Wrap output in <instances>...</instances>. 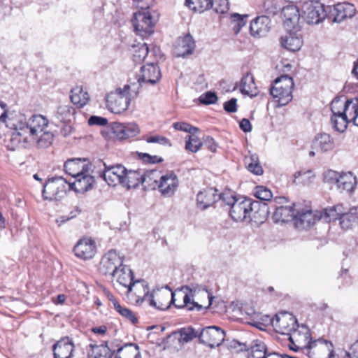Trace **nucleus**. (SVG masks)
Segmentation results:
<instances>
[{"label":"nucleus","mask_w":358,"mask_h":358,"mask_svg":"<svg viewBox=\"0 0 358 358\" xmlns=\"http://www.w3.org/2000/svg\"><path fill=\"white\" fill-rule=\"evenodd\" d=\"M124 129L125 133V139L131 137H134L140 132V129L138 124L134 122L124 124Z\"/></svg>","instance_id":"56"},{"label":"nucleus","mask_w":358,"mask_h":358,"mask_svg":"<svg viewBox=\"0 0 358 358\" xmlns=\"http://www.w3.org/2000/svg\"><path fill=\"white\" fill-rule=\"evenodd\" d=\"M240 91L242 94L250 97H254L257 95L258 90L252 74L247 73L241 78Z\"/></svg>","instance_id":"31"},{"label":"nucleus","mask_w":358,"mask_h":358,"mask_svg":"<svg viewBox=\"0 0 358 358\" xmlns=\"http://www.w3.org/2000/svg\"><path fill=\"white\" fill-rule=\"evenodd\" d=\"M120 315L125 317L127 320L130 321L132 324H136L138 322V319L134 315V313L129 308L126 307L122 306L120 305H116V308L115 309Z\"/></svg>","instance_id":"51"},{"label":"nucleus","mask_w":358,"mask_h":358,"mask_svg":"<svg viewBox=\"0 0 358 358\" xmlns=\"http://www.w3.org/2000/svg\"><path fill=\"white\" fill-rule=\"evenodd\" d=\"M315 147L322 152L332 150L334 148V141L328 134L323 133L317 136L314 141Z\"/></svg>","instance_id":"37"},{"label":"nucleus","mask_w":358,"mask_h":358,"mask_svg":"<svg viewBox=\"0 0 358 358\" xmlns=\"http://www.w3.org/2000/svg\"><path fill=\"white\" fill-rule=\"evenodd\" d=\"M48 124V120L41 115H33L27 119L20 114L15 122L12 123L13 131L8 148L10 150L26 148L35 142L40 148H48L53 141L54 135L52 132L44 131Z\"/></svg>","instance_id":"1"},{"label":"nucleus","mask_w":358,"mask_h":358,"mask_svg":"<svg viewBox=\"0 0 358 358\" xmlns=\"http://www.w3.org/2000/svg\"><path fill=\"white\" fill-rule=\"evenodd\" d=\"M132 24L137 34L145 37L153 33L155 22L150 12L138 11L134 15Z\"/></svg>","instance_id":"8"},{"label":"nucleus","mask_w":358,"mask_h":358,"mask_svg":"<svg viewBox=\"0 0 358 358\" xmlns=\"http://www.w3.org/2000/svg\"><path fill=\"white\" fill-rule=\"evenodd\" d=\"M320 218L324 219L326 222H331L339 220L334 206L329 208H325L323 212L319 213Z\"/></svg>","instance_id":"54"},{"label":"nucleus","mask_w":358,"mask_h":358,"mask_svg":"<svg viewBox=\"0 0 358 358\" xmlns=\"http://www.w3.org/2000/svg\"><path fill=\"white\" fill-rule=\"evenodd\" d=\"M271 324L277 332L285 335L299 327L296 319L287 312L276 314L271 320Z\"/></svg>","instance_id":"11"},{"label":"nucleus","mask_w":358,"mask_h":358,"mask_svg":"<svg viewBox=\"0 0 358 358\" xmlns=\"http://www.w3.org/2000/svg\"><path fill=\"white\" fill-rule=\"evenodd\" d=\"M303 18L309 24H317L327 16L324 6L319 2L306 3L303 6Z\"/></svg>","instance_id":"9"},{"label":"nucleus","mask_w":358,"mask_h":358,"mask_svg":"<svg viewBox=\"0 0 358 358\" xmlns=\"http://www.w3.org/2000/svg\"><path fill=\"white\" fill-rule=\"evenodd\" d=\"M43 187V198L48 201H59L70 191L69 182L62 176L48 178Z\"/></svg>","instance_id":"5"},{"label":"nucleus","mask_w":358,"mask_h":358,"mask_svg":"<svg viewBox=\"0 0 358 358\" xmlns=\"http://www.w3.org/2000/svg\"><path fill=\"white\" fill-rule=\"evenodd\" d=\"M275 211L272 215L274 222H287L294 219L295 209L292 206H273Z\"/></svg>","instance_id":"29"},{"label":"nucleus","mask_w":358,"mask_h":358,"mask_svg":"<svg viewBox=\"0 0 358 358\" xmlns=\"http://www.w3.org/2000/svg\"><path fill=\"white\" fill-rule=\"evenodd\" d=\"M141 183V171L127 170L124 171L121 185L127 189L136 188Z\"/></svg>","instance_id":"34"},{"label":"nucleus","mask_w":358,"mask_h":358,"mask_svg":"<svg viewBox=\"0 0 358 358\" xmlns=\"http://www.w3.org/2000/svg\"><path fill=\"white\" fill-rule=\"evenodd\" d=\"M149 50L146 43L142 44L133 54V60L136 63L143 62L148 54Z\"/></svg>","instance_id":"52"},{"label":"nucleus","mask_w":358,"mask_h":358,"mask_svg":"<svg viewBox=\"0 0 358 358\" xmlns=\"http://www.w3.org/2000/svg\"><path fill=\"white\" fill-rule=\"evenodd\" d=\"M178 185L177 176L173 172H169L164 176H159L157 186L162 195L170 196L174 194Z\"/></svg>","instance_id":"20"},{"label":"nucleus","mask_w":358,"mask_h":358,"mask_svg":"<svg viewBox=\"0 0 358 358\" xmlns=\"http://www.w3.org/2000/svg\"><path fill=\"white\" fill-rule=\"evenodd\" d=\"M289 336V340L292 344H296L297 348H305L306 349L312 350L316 348L317 341L310 342V335L306 331L304 333H301L300 331L295 328L292 332L287 334Z\"/></svg>","instance_id":"25"},{"label":"nucleus","mask_w":358,"mask_h":358,"mask_svg":"<svg viewBox=\"0 0 358 358\" xmlns=\"http://www.w3.org/2000/svg\"><path fill=\"white\" fill-rule=\"evenodd\" d=\"M185 4L190 9L199 13L213 7V0H185Z\"/></svg>","instance_id":"43"},{"label":"nucleus","mask_w":358,"mask_h":358,"mask_svg":"<svg viewBox=\"0 0 358 358\" xmlns=\"http://www.w3.org/2000/svg\"><path fill=\"white\" fill-rule=\"evenodd\" d=\"M160 78L161 72L159 67L154 64H148L141 68V75H139L137 79V83H134L136 84L139 90L143 85L156 84Z\"/></svg>","instance_id":"14"},{"label":"nucleus","mask_w":358,"mask_h":358,"mask_svg":"<svg viewBox=\"0 0 358 358\" xmlns=\"http://www.w3.org/2000/svg\"><path fill=\"white\" fill-rule=\"evenodd\" d=\"M74 113V109L69 106H59L57 110L58 118L62 121L67 120Z\"/></svg>","instance_id":"55"},{"label":"nucleus","mask_w":358,"mask_h":358,"mask_svg":"<svg viewBox=\"0 0 358 358\" xmlns=\"http://www.w3.org/2000/svg\"><path fill=\"white\" fill-rule=\"evenodd\" d=\"M158 178H159V172L156 170L141 172V184H145L152 189H155L157 185Z\"/></svg>","instance_id":"44"},{"label":"nucleus","mask_w":358,"mask_h":358,"mask_svg":"<svg viewBox=\"0 0 358 358\" xmlns=\"http://www.w3.org/2000/svg\"><path fill=\"white\" fill-rule=\"evenodd\" d=\"M343 358H358V341L354 343L350 348V352H345Z\"/></svg>","instance_id":"64"},{"label":"nucleus","mask_w":358,"mask_h":358,"mask_svg":"<svg viewBox=\"0 0 358 358\" xmlns=\"http://www.w3.org/2000/svg\"><path fill=\"white\" fill-rule=\"evenodd\" d=\"M271 20L266 15H261L257 17L250 22V31L254 37H264L269 31L271 29Z\"/></svg>","instance_id":"22"},{"label":"nucleus","mask_w":358,"mask_h":358,"mask_svg":"<svg viewBox=\"0 0 358 358\" xmlns=\"http://www.w3.org/2000/svg\"><path fill=\"white\" fill-rule=\"evenodd\" d=\"M329 17H332L334 22H341L347 18H351L355 13V8L350 3H339L333 8L327 7Z\"/></svg>","instance_id":"16"},{"label":"nucleus","mask_w":358,"mask_h":358,"mask_svg":"<svg viewBox=\"0 0 358 358\" xmlns=\"http://www.w3.org/2000/svg\"><path fill=\"white\" fill-rule=\"evenodd\" d=\"M245 164L248 170L257 176L263 173V169L260 165L259 157L257 154H250L245 157Z\"/></svg>","instance_id":"42"},{"label":"nucleus","mask_w":358,"mask_h":358,"mask_svg":"<svg viewBox=\"0 0 358 358\" xmlns=\"http://www.w3.org/2000/svg\"><path fill=\"white\" fill-rule=\"evenodd\" d=\"M74 344L69 336L62 338L52 347L54 358H71Z\"/></svg>","instance_id":"23"},{"label":"nucleus","mask_w":358,"mask_h":358,"mask_svg":"<svg viewBox=\"0 0 358 358\" xmlns=\"http://www.w3.org/2000/svg\"><path fill=\"white\" fill-rule=\"evenodd\" d=\"M357 185V178L351 172H342L336 189L341 192H352Z\"/></svg>","instance_id":"30"},{"label":"nucleus","mask_w":358,"mask_h":358,"mask_svg":"<svg viewBox=\"0 0 358 358\" xmlns=\"http://www.w3.org/2000/svg\"><path fill=\"white\" fill-rule=\"evenodd\" d=\"M300 29L287 31V34L280 38L282 47L292 52H296L301 49L303 45V39Z\"/></svg>","instance_id":"21"},{"label":"nucleus","mask_w":358,"mask_h":358,"mask_svg":"<svg viewBox=\"0 0 358 358\" xmlns=\"http://www.w3.org/2000/svg\"><path fill=\"white\" fill-rule=\"evenodd\" d=\"M265 203H260L249 198H240L233 203L229 210V215L236 222H262L265 219L268 210Z\"/></svg>","instance_id":"2"},{"label":"nucleus","mask_w":358,"mask_h":358,"mask_svg":"<svg viewBox=\"0 0 358 358\" xmlns=\"http://www.w3.org/2000/svg\"><path fill=\"white\" fill-rule=\"evenodd\" d=\"M340 224L343 229H348L352 227L358 222L357 209L352 208L339 217Z\"/></svg>","instance_id":"39"},{"label":"nucleus","mask_w":358,"mask_h":358,"mask_svg":"<svg viewBox=\"0 0 358 358\" xmlns=\"http://www.w3.org/2000/svg\"><path fill=\"white\" fill-rule=\"evenodd\" d=\"M248 358H266L268 353L266 345L259 341H254L250 345Z\"/></svg>","instance_id":"40"},{"label":"nucleus","mask_w":358,"mask_h":358,"mask_svg":"<svg viewBox=\"0 0 358 358\" xmlns=\"http://www.w3.org/2000/svg\"><path fill=\"white\" fill-rule=\"evenodd\" d=\"M217 100V96L215 92H207L201 94L199 97V101L205 105L215 103Z\"/></svg>","instance_id":"60"},{"label":"nucleus","mask_w":358,"mask_h":358,"mask_svg":"<svg viewBox=\"0 0 358 358\" xmlns=\"http://www.w3.org/2000/svg\"><path fill=\"white\" fill-rule=\"evenodd\" d=\"M71 101L78 108H83L90 101L87 92L83 90L82 86H76L71 90Z\"/></svg>","instance_id":"33"},{"label":"nucleus","mask_w":358,"mask_h":358,"mask_svg":"<svg viewBox=\"0 0 358 358\" xmlns=\"http://www.w3.org/2000/svg\"><path fill=\"white\" fill-rule=\"evenodd\" d=\"M254 195L262 201H270L273 197L271 191L264 186H257L255 189Z\"/></svg>","instance_id":"50"},{"label":"nucleus","mask_w":358,"mask_h":358,"mask_svg":"<svg viewBox=\"0 0 358 358\" xmlns=\"http://www.w3.org/2000/svg\"><path fill=\"white\" fill-rule=\"evenodd\" d=\"M341 173L333 170H328L324 173L323 181L325 183L334 185L336 187Z\"/></svg>","instance_id":"53"},{"label":"nucleus","mask_w":358,"mask_h":358,"mask_svg":"<svg viewBox=\"0 0 358 358\" xmlns=\"http://www.w3.org/2000/svg\"><path fill=\"white\" fill-rule=\"evenodd\" d=\"M283 24L287 31L301 29L300 13L295 5H288L282 9Z\"/></svg>","instance_id":"15"},{"label":"nucleus","mask_w":358,"mask_h":358,"mask_svg":"<svg viewBox=\"0 0 358 358\" xmlns=\"http://www.w3.org/2000/svg\"><path fill=\"white\" fill-rule=\"evenodd\" d=\"M346 99L341 97H336L331 103L332 116L343 115Z\"/></svg>","instance_id":"45"},{"label":"nucleus","mask_w":358,"mask_h":358,"mask_svg":"<svg viewBox=\"0 0 358 358\" xmlns=\"http://www.w3.org/2000/svg\"><path fill=\"white\" fill-rule=\"evenodd\" d=\"M332 344L326 341L322 342V345L313 352H308L310 358H334V352Z\"/></svg>","instance_id":"38"},{"label":"nucleus","mask_w":358,"mask_h":358,"mask_svg":"<svg viewBox=\"0 0 358 358\" xmlns=\"http://www.w3.org/2000/svg\"><path fill=\"white\" fill-rule=\"evenodd\" d=\"M173 127L176 130L185 131L191 134H194L195 132L199 131L197 127H193L191 124L184 122H175L173 123Z\"/></svg>","instance_id":"58"},{"label":"nucleus","mask_w":358,"mask_h":358,"mask_svg":"<svg viewBox=\"0 0 358 358\" xmlns=\"http://www.w3.org/2000/svg\"><path fill=\"white\" fill-rule=\"evenodd\" d=\"M218 201L217 190L215 188H207L200 191L196 195L198 208L205 210Z\"/></svg>","instance_id":"28"},{"label":"nucleus","mask_w":358,"mask_h":358,"mask_svg":"<svg viewBox=\"0 0 358 358\" xmlns=\"http://www.w3.org/2000/svg\"><path fill=\"white\" fill-rule=\"evenodd\" d=\"M73 252L80 259L84 260L92 259L96 252V243L91 238H81L74 246Z\"/></svg>","instance_id":"18"},{"label":"nucleus","mask_w":358,"mask_h":358,"mask_svg":"<svg viewBox=\"0 0 358 358\" xmlns=\"http://www.w3.org/2000/svg\"><path fill=\"white\" fill-rule=\"evenodd\" d=\"M179 343H188L197 337V332L192 327L182 328L179 330Z\"/></svg>","instance_id":"48"},{"label":"nucleus","mask_w":358,"mask_h":358,"mask_svg":"<svg viewBox=\"0 0 358 358\" xmlns=\"http://www.w3.org/2000/svg\"><path fill=\"white\" fill-rule=\"evenodd\" d=\"M344 113L346 118L350 121L355 122V120L358 117V98H354L351 99H346L345 106L344 108Z\"/></svg>","instance_id":"41"},{"label":"nucleus","mask_w":358,"mask_h":358,"mask_svg":"<svg viewBox=\"0 0 358 358\" xmlns=\"http://www.w3.org/2000/svg\"><path fill=\"white\" fill-rule=\"evenodd\" d=\"M203 146V143L194 134L186 137L185 149L192 152H196Z\"/></svg>","instance_id":"47"},{"label":"nucleus","mask_w":358,"mask_h":358,"mask_svg":"<svg viewBox=\"0 0 358 358\" xmlns=\"http://www.w3.org/2000/svg\"><path fill=\"white\" fill-rule=\"evenodd\" d=\"M349 122L345 115L344 116H331V122L334 129L338 132H343L347 129Z\"/></svg>","instance_id":"46"},{"label":"nucleus","mask_w":358,"mask_h":358,"mask_svg":"<svg viewBox=\"0 0 358 358\" xmlns=\"http://www.w3.org/2000/svg\"><path fill=\"white\" fill-rule=\"evenodd\" d=\"M181 292L187 291L185 292V295L182 296V301L175 304V307L177 308H185L188 311H200L203 307L201 304L194 301V297L201 291L198 287H190L187 285L182 287L180 289Z\"/></svg>","instance_id":"13"},{"label":"nucleus","mask_w":358,"mask_h":358,"mask_svg":"<svg viewBox=\"0 0 358 358\" xmlns=\"http://www.w3.org/2000/svg\"><path fill=\"white\" fill-rule=\"evenodd\" d=\"M74 178V182H69V188L77 193H85L91 189L95 182L94 178L89 172H84Z\"/></svg>","instance_id":"24"},{"label":"nucleus","mask_w":358,"mask_h":358,"mask_svg":"<svg viewBox=\"0 0 358 358\" xmlns=\"http://www.w3.org/2000/svg\"><path fill=\"white\" fill-rule=\"evenodd\" d=\"M195 48L194 41L190 34L179 37L173 49V54L177 57H184L192 54Z\"/></svg>","instance_id":"26"},{"label":"nucleus","mask_w":358,"mask_h":358,"mask_svg":"<svg viewBox=\"0 0 358 358\" xmlns=\"http://www.w3.org/2000/svg\"><path fill=\"white\" fill-rule=\"evenodd\" d=\"M263 9L268 14H275L279 8L275 0H265L263 3Z\"/></svg>","instance_id":"61"},{"label":"nucleus","mask_w":358,"mask_h":358,"mask_svg":"<svg viewBox=\"0 0 358 358\" xmlns=\"http://www.w3.org/2000/svg\"><path fill=\"white\" fill-rule=\"evenodd\" d=\"M64 169L66 174L75 178L84 172H89L90 166L85 158H73L66 161Z\"/></svg>","instance_id":"19"},{"label":"nucleus","mask_w":358,"mask_h":358,"mask_svg":"<svg viewBox=\"0 0 358 358\" xmlns=\"http://www.w3.org/2000/svg\"><path fill=\"white\" fill-rule=\"evenodd\" d=\"M112 278H115L120 285L127 289L134 281V273L131 269L126 265L123 266Z\"/></svg>","instance_id":"35"},{"label":"nucleus","mask_w":358,"mask_h":358,"mask_svg":"<svg viewBox=\"0 0 358 358\" xmlns=\"http://www.w3.org/2000/svg\"><path fill=\"white\" fill-rule=\"evenodd\" d=\"M198 337L200 343L213 348L222 344L224 340L225 332L218 327L210 326L203 328Z\"/></svg>","instance_id":"10"},{"label":"nucleus","mask_w":358,"mask_h":358,"mask_svg":"<svg viewBox=\"0 0 358 358\" xmlns=\"http://www.w3.org/2000/svg\"><path fill=\"white\" fill-rule=\"evenodd\" d=\"M294 86L292 78L287 75L280 76L273 80L269 90L278 106H286L292 100Z\"/></svg>","instance_id":"4"},{"label":"nucleus","mask_w":358,"mask_h":358,"mask_svg":"<svg viewBox=\"0 0 358 358\" xmlns=\"http://www.w3.org/2000/svg\"><path fill=\"white\" fill-rule=\"evenodd\" d=\"M103 166V170L100 173L101 177L109 186L121 185L124 171L127 169L122 164L107 165L105 162L99 161Z\"/></svg>","instance_id":"12"},{"label":"nucleus","mask_w":358,"mask_h":358,"mask_svg":"<svg viewBox=\"0 0 358 358\" xmlns=\"http://www.w3.org/2000/svg\"><path fill=\"white\" fill-rule=\"evenodd\" d=\"M203 145H204L208 150H209L212 152H215L217 148V144L214 141V139L209 136H206L203 138Z\"/></svg>","instance_id":"63"},{"label":"nucleus","mask_w":358,"mask_h":358,"mask_svg":"<svg viewBox=\"0 0 358 358\" xmlns=\"http://www.w3.org/2000/svg\"><path fill=\"white\" fill-rule=\"evenodd\" d=\"M248 17L247 15H241L238 13H234L231 16V24H234L233 29L235 34H238L241 28L246 24L245 18Z\"/></svg>","instance_id":"49"},{"label":"nucleus","mask_w":358,"mask_h":358,"mask_svg":"<svg viewBox=\"0 0 358 358\" xmlns=\"http://www.w3.org/2000/svg\"><path fill=\"white\" fill-rule=\"evenodd\" d=\"M127 295L134 298L137 305L141 304L143 301L148 302L150 296L148 284L143 280L134 281L127 289Z\"/></svg>","instance_id":"17"},{"label":"nucleus","mask_w":358,"mask_h":358,"mask_svg":"<svg viewBox=\"0 0 358 358\" xmlns=\"http://www.w3.org/2000/svg\"><path fill=\"white\" fill-rule=\"evenodd\" d=\"M90 350L88 351V357L91 358H111L115 350H110L107 343L101 345L90 344Z\"/></svg>","instance_id":"32"},{"label":"nucleus","mask_w":358,"mask_h":358,"mask_svg":"<svg viewBox=\"0 0 358 358\" xmlns=\"http://www.w3.org/2000/svg\"><path fill=\"white\" fill-rule=\"evenodd\" d=\"M213 7L212 8L217 13H225L229 9L228 0H213Z\"/></svg>","instance_id":"57"},{"label":"nucleus","mask_w":358,"mask_h":358,"mask_svg":"<svg viewBox=\"0 0 358 358\" xmlns=\"http://www.w3.org/2000/svg\"><path fill=\"white\" fill-rule=\"evenodd\" d=\"M175 299V293L171 289H157L148 296V304L160 310L168 309L171 304H176Z\"/></svg>","instance_id":"7"},{"label":"nucleus","mask_w":358,"mask_h":358,"mask_svg":"<svg viewBox=\"0 0 358 358\" xmlns=\"http://www.w3.org/2000/svg\"><path fill=\"white\" fill-rule=\"evenodd\" d=\"M139 157L144 162L148 164L159 163L163 161V159L157 155H150L147 153H140Z\"/></svg>","instance_id":"62"},{"label":"nucleus","mask_w":358,"mask_h":358,"mask_svg":"<svg viewBox=\"0 0 358 358\" xmlns=\"http://www.w3.org/2000/svg\"><path fill=\"white\" fill-rule=\"evenodd\" d=\"M319 213H313L312 210L295 213V226L299 229H306L311 227L315 222L320 220Z\"/></svg>","instance_id":"27"},{"label":"nucleus","mask_w":358,"mask_h":358,"mask_svg":"<svg viewBox=\"0 0 358 358\" xmlns=\"http://www.w3.org/2000/svg\"><path fill=\"white\" fill-rule=\"evenodd\" d=\"M123 257L116 250H110L101 258L99 272L104 275L112 277L123 266Z\"/></svg>","instance_id":"6"},{"label":"nucleus","mask_w":358,"mask_h":358,"mask_svg":"<svg viewBox=\"0 0 358 358\" xmlns=\"http://www.w3.org/2000/svg\"><path fill=\"white\" fill-rule=\"evenodd\" d=\"M124 124L120 122H114L112 125L111 130L114 136L118 139H125Z\"/></svg>","instance_id":"59"},{"label":"nucleus","mask_w":358,"mask_h":358,"mask_svg":"<svg viewBox=\"0 0 358 358\" xmlns=\"http://www.w3.org/2000/svg\"><path fill=\"white\" fill-rule=\"evenodd\" d=\"M138 87L135 83H130L122 88H117L106 96V106L113 113H121L125 111L131 99L137 96Z\"/></svg>","instance_id":"3"},{"label":"nucleus","mask_w":358,"mask_h":358,"mask_svg":"<svg viewBox=\"0 0 358 358\" xmlns=\"http://www.w3.org/2000/svg\"><path fill=\"white\" fill-rule=\"evenodd\" d=\"M115 358H141V355L137 345L129 343L117 350Z\"/></svg>","instance_id":"36"}]
</instances>
